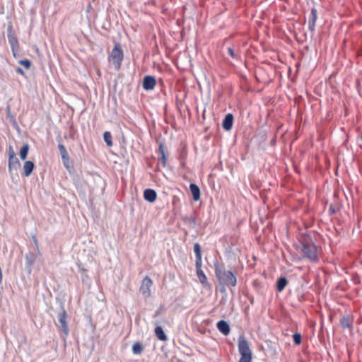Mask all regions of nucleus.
I'll return each mask as SVG.
<instances>
[{
    "instance_id": "obj_1",
    "label": "nucleus",
    "mask_w": 362,
    "mask_h": 362,
    "mask_svg": "<svg viewBox=\"0 0 362 362\" xmlns=\"http://www.w3.org/2000/svg\"><path fill=\"white\" fill-rule=\"evenodd\" d=\"M215 273L220 284L224 286H235L237 279L231 271H226L223 267L216 266Z\"/></svg>"
},
{
    "instance_id": "obj_2",
    "label": "nucleus",
    "mask_w": 362,
    "mask_h": 362,
    "mask_svg": "<svg viewBox=\"0 0 362 362\" xmlns=\"http://www.w3.org/2000/svg\"><path fill=\"white\" fill-rule=\"evenodd\" d=\"M238 346L240 354L238 362H252V352L250 347V343L243 335L239 336Z\"/></svg>"
},
{
    "instance_id": "obj_3",
    "label": "nucleus",
    "mask_w": 362,
    "mask_h": 362,
    "mask_svg": "<svg viewBox=\"0 0 362 362\" xmlns=\"http://www.w3.org/2000/svg\"><path fill=\"white\" fill-rule=\"evenodd\" d=\"M301 252L304 257L310 262H318L319 249L313 243H303L301 247Z\"/></svg>"
},
{
    "instance_id": "obj_4",
    "label": "nucleus",
    "mask_w": 362,
    "mask_h": 362,
    "mask_svg": "<svg viewBox=\"0 0 362 362\" xmlns=\"http://www.w3.org/2000/svg\"><path fill=\"white\" fill-rule=\"evenodd\" d=\"M123 58L124 54L121 47H114L110 52L107 59L115 69L118 71L121 67Z\"/></svg>"
},
{
    "instance_id": "obj_5",
    "label": "nucleus",
    "mask_w": 362,
    "mask_h": 362,
    "mask_svg": "<svg viewBox=\"0 0 362 362\" xmlns=\"http://www.w3.org/2000/svg\"><path fill=\"white\" fill-rule=\"evenodd\" d=\"M153 285V281L149 276L144 278L140 286V291L145 298H148L151 295V287Z\"/></svg>"
},
{
    "instance_id": "obj_6",
    "label": "nucleus",
    "mask_w": 362,
    "mask_h": 362,
    "mask_svg": "<svg viewBox=\"0 0 362 362\" xmlns=\"http://www.w3.org/2000/svg\"><path fill=\"white\" fill-rule=\"evenodd\" d=\"M156 83V79L153 76H146L144 78L143 88L146 90H153Z\"/></svg>"
},
{
    "instance_id": "obj_7",
    "label": "nucleus",
    "mask_w": 362,
    "mask_h": 362,
    "mask_svg": "<svg viewBox=\"0 0 362 362\" xmlns=\"http://www.w3.org/2000/svg\"><path fill=\"white\" fill-rule=\"evenodd\" d=\"M317 18V11L315 8L311 9V12L308 17V27L311 31H313L315 28V22Z\"/></svg>"
},
{
    "instance_id": "obj_8",
    "label": "nucleus",
    "mask_w": 362,
    "mask_h": 362,
    "mask_svg": "<svg viewBox=\"0 0 362 362\" xmlns=\"http://www.w3.org/2000/svg\"><path fill=\"white\" fill-rule=\"evenodd\" d=\"M217 329L223 335L227 336L230 331L228 323L225 320H220L216 324Z\"/></svg>"
},
{
    "instance_id": "obj_9",
    "label": "nucleus",
    "mask_w": 362,
    "mask_h": 362,
    "mask_svg": "<svg viewBox=\"0 0 362 362\" xmlns=\"http://www.w3.org/2000/svg\"><path fill=\"white\" fill-rule=\"evenodd\" d=\"M7 37L8 40V42L10 45H17L18 42V39L15 35V33L13 32V27L11 24L8 25L7 27Z\"/></svg>"
},
{
    "instance_id": "obj_10",
    "label": "nucleus",
    "mask_w": 362,
    "mask_h": 362,
    "mask_svg": "<svg viewBox=\"0 0 362 362\" xmlns=\"http://www.w3.org/2000/svg\"><path fill=\"white\" fill-rule=\"evenodd\" d=\"M144 198L146 201L153 203L157 198V193L154 189H146L144 192Z\"/></svg>"
},
{
    "instance_id": "obj_11",
    "label": "nucleus",
    "mask_w": 362,
    "mask_h": 362,
    "mask_svg": "<svg viewBox=\"0 0 362 362\" xmlns=\"http://www.w3.org/2000/svg\"><path fill=\"white\" fill-rule=\"evenodd\" d=\"M34 168H35V165H34L33 162H32L30 160L25 161L23 164V171L22 175L24 177H29L31 175L32 172L33 171Z\"/></svg>"
},
{
    "instance_id": "obj_12",
    "label": "nucleus",
    "mask_w": 362,
    "mask_h": 362,
    "mask_svg": "<svg viewBox=\"0 0 362 362\" xmlns=\"http://www.w3.org/2000/svg\"><path fill=\"white\" fill-rule=\"evenodd\" d=\"M233 115L230 113H228L226 115V117L223 121V123H222L223 128L226 131H229L231 129V128L233 127Z\"/></svg>"
},
{
    "instance_id": "obj_13",
    "label": "nucleus",
    "mask_w": 362,
    "mask_h": 362,
    "mask_svg": "<svg viewBox=\"0 0 362 362\" xmlns=\"http://www.w3.org/2000/svg\"><path fill=\"white\" fill-rule=\"evenodd\" d=\"M189 189L193 196V199L194 201L199 200L201 194L199 187L196 184L192 183L189 185Z\"/></svg>"
},
{
    "instance_id": "obj_14",
    "label": "nucleus",
    "mask_w": 362,
    "mask_h": 362,
    "mask_svg": "<svg viewBox=\"0 0 362 362\" xmlns=\"http://www.w3.org/2000/svg\"><path fill=\"white\" fill-rule=\"evenodd\" d=\"M158 153L160 155L159 160L161 162L163 167H165L167 164V156L165 153V147L163 144H160L158 148Z\"/></svg>"
},
{
    "instance_id": "obj_15",
    "label": "nucleus",
    "mask_w": 362,
    "mask_h": 362,
    "mask_svg": "<svg viewBox=\"0 0 362 362\" xmlns=\"http://www.w3.org/2000/svg\"><path fill=\"white\" fill-rule=\"evenodd\" d=\"M155 334L157 337V338L160 341H165L168 339V337L165 335L163 328L160 326H157L155 328Z\"/></svg>"
},
{
    "instance_id": "obj_16",
    "label": "nucleus",
    "mask_w": 362,
    "mask_h": 362,
    "mask_svg": "<svg viewBox=\"0 0 362 362\" xmlns=\"http://www.w3.org/2000/svg\"><path fill=\"white\" fill-rule=\"evenodd\" d=\"M197 276L198 277L199 282L204 287H206L209 286L207 278L204 274L203 270L197 271Z\"/></svg>"
},
{
    "instance_id": "obj_17",
    "label": "nucleus",
    "mask_w": 362,
    "mask_h": 362,
    "mask_svg": "<svg viewBox=\"0 0 362 362\" xmlns=\"http://www.w3.org/2000/svg\"><path fill=\"white\" fill-rule=\"evenodd\" d=\"M288 284V280L285 277H281L278 279L276 284V289L279 292H281L286 285Z\"/></svg>"
},
{
    "instance_id": "obj_18",
    "label": "nucleus",
    "mask_w": 362,
    "mask_h": 362,
    "mask_svg": "<svg viewBox=\"0 0 362 362\" xmlns=\"http://www.w3.org/2000/svg\"><path fill=\"white\" fill-rule=\"evenodd\" d=\"M28 151L29 146L28 144H25L21 147L19 155L22 160H25L28 156Z\"/></svg>"
},
{
    "instance_id": "obj_19",
    "label": "nucleus",
    "mask_w": 362,
    "mask_h": 362,
    "mask_svg": "<svg viewBox=\"0 0 362 362\" xmlns=\"http://www.w3.org/2000/svg\"><path fill=\"white\" fill-rule=\"evenodd\" d=\"M340 325L342 328H349L351 327V322L349 317H343L340 320Z\"/></svg>"
},
{
    "instance_id": "obj_20",
    "label": "nucleus",
    "mask_w": 362,
    "mask_h": 362,
    "mask_svg": "<svg viewBox=\"0 0 362 362\" xmlns=\"http://www.w3.org/2000/svg\"><path fill=\"white\" fill-rule=\"evenodd\" d=\"M143 349V346L140 342H136L132 346V351L134 354H140Z\"/></svg>"
},
{
    "instance_id": "obj_21",
    "label": "nucleus",
    "mask_w": 362,
    "mask_h": 362,
    "mask_svg": "<svg viewBox=\"0 0 362 362\" xmlns=\"http://www.w3.org/2000/svg\"><path fill=\"white\" fill-rule=\"evenodd\" d=\"M103 139L105 142L108 146H112V135L110 132H105L103 134Z\"/></svg>"
},
{
    "instance_id": "obj_22",
    "label": "nucleus",
    "mask_w": 362,
    "mask_h": 362,
    "mask_svg": "<svg viewBox=\"0 0 362 362\" xmlns=\"http://www.w3.org/2000/svg\"><path fill=\"white\" fill-rule=\"evenodd\" d=\"M58 148L59 150V152H60L62 159L63 160L68 159V157H69L68 153H67L66 149L64 147V146L62 144H59L58 145Z\"/></svg>"
},
{
    "instance_id": "obj_23",
    "label": "nucleus",
    "mask_w": 362,
    "mask_h": 362,
    "mask_svg": "<svg viewBox=\"0 0 362 362\" xmlns=\"http://www.w3.org/2000/svg\"><path fill=\"white\" fill-rule=\"evenodd\" d=\"M20 162L16 156L13 157V158H8V169L11 170L12 168H14L16 165H19Z\"/></svg>"
},
{
    "instance_id": "obj_24",
    "label": "nucleus",
    "mask_w": 362,
    "mask_h": 362,
    "mask_svg": "<svg viewBox=\"0 0 362 362\" xmlns=\"http://www.w3.org/2000/svg\"><path fill=\"white\" fill-rule=\"evenodd\" d=\"M58 321L60 325L66 324V312L64 310L58 315Z\"/></svg>"
},
{
    "instance_id": "obj_25",
    "label": "nucleus",
    "mask_w": 362,
    "mask_h": 362,
    "mask_svg": "<svg viewBox=\"0 0 362 362\" xmlns=\"http://www.w3.org/2000/svg\"><path fill=\"white\" fill-rule=\"evenodd\" d=\"M194 252L195 254L196 258L202 257V250L201 246L199 243H195L194 245Z\"/></svg>"
},
{
    "instance_id": "obj_26",
    "label": "nucleus",
    "mask_w": 362,
    "mask_h": 362,
    "mask_svg": "<svg viewBox=\"0 0 362 362\" xmlns=\"http://www.w3.org/2000/svg\"><path fill=\"white\" fill-rule=\"evenodd\" d=\"M293 340L294 343L297 345H299L301 344L302 341V337L301 334L299 333H295L293 334Z\"/></svg>"
},
{
    "instance_id": "obj_27",
    "label": "nucleus",
    "mask_w": 362,
    "mask_h": 362,
    "mask_svg": "<svg viewBox=\"0 0 362 362\" xmlns=\"http://www.w3.org/2000/svg\"><path fill=\"white\" fill-rule=\"evenodd\" d=\"M19 63L22 66H23L26 69H29L30 68V66H31V62L28 59L21 60V61H19Z\"/></svg>"
},
{
    "instance_id": "obj_28",
    "label": "nucleus",
    "mask_w": 362,
    "mask_h": 362,
    "mask_svg": "<svg viewBox=\"0 0 362 362\" xmlns=\"http://www.w3.org/2000/svg\"><path fill=\"white\" fill-rule=\"evenodd\" d=\"M195 266H196L197 271L202 270V257L196 258Z\"/></svg>"
},
{
    "instance_id": "obj_29",
    "label": "nucleus",
    "mask_w": 362,
    "mask_h": 362,
    "mask_svg": "<svg viewBox=\"0 0 362 362\" xmlns=\"http://www.w3.org/2000/svg\"><path fill=\"white\" fill-rule=\"evenodd\" d=\"M61 330L65 334V335H68L69 334V327L68 325L66 324H62L60 325Z\"/></svg>"
},
{
    "instance_id": "obj_30",
    "label": "nucleus",
    "mask_w": 362,
    "mask_h": 362,
    "mask_svg": "<svg viewBox=\"0 0 362 362\" xmlns=\"http://www.w3.org/2000/svg\"><path fill=\"white\" fill-rule=\"evenodd\" d=\"M228 51L229 54H230L233 58H238V54L235 53V52H234L233 49L231 47H228Z\"/></svg>"
},
{
    "instance_id": "obj_31",
    "label": "nucleus",
    "mask_w": 362,
    "mask_h": 362,
    "mask_svg": "<svg viewBox=\"0 0 362 362\" xmlns=\"http://www.w3.org/2000/svg\"><path fill=\"white\" fill-rule=\"evenodd\" d=\"M8 156H9V158H13V157L16 156V153L14 152V151L13 150L12 147L10 146L9 147V150H8Z\"/></svg>"
},
{
    "instance_id": "obj_32",
    "label": "nucleus",
    "mask_w": 362,
    "mask_h": 362,
    "mask_svg": "<svg viewBox=\"0 0 362 362\" xmlns=\"http://www.w3.org/2000/svg\"><path fill=\"white\" fill-rule=\"evenodd\" d=\"M18 47H12V50H13V53L14 57L16 56V52L17 51Z\"/></svg>"
},
{
    "instance_id": "obj_33",
    "label": "nucleus",
    "mask_w": 362,
    "mask_h": 362,
    "mask_svg": "<svg viewBox=\"0 0 362 362\" xmlns=\"http://www.w3.org/2000/svg\"><path fill=\"white\" fill-rule=\"evenodd\" d=\"M16 71H17L18 74H21V75H24V71H23V69H22L21 68H18V69H17V70H16Z\"/></svg>"
},
{
    "instance_id": "obj_34",
    "label": "nucleus",
    "mask_w": 362,
    "mask_h": 362,
    "mask_svg": "<svg viewBox=\"0 0 362 362\" xmlns=\"http://www.w3.org/2000/svg\"><path fill=\"white\" fill-rule=\"evenodd\" d=\"M33 240H34L35 245H36V247H37L38 243H37V240L35 237H33Z\"/></svg>"
},
{
    "instance_id": "obj_35",
    "label": "nucleus",
    "mask_w": 362,
    "mask_h": 362,
    "mask_svg": "<svg viewBox=\"0 0 362 362\" xmlns=\"http://www.w3.org/2000/svg\"><path fill=\"white\" fill-rule=\"evenodd\" d=\"M361 140H362V135H361Z\"/></svg>"
}]
</instances>
